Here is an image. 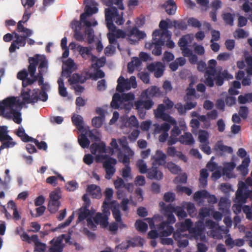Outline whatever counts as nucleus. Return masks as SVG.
Listing matches in <instances>:
<instances>
[{"mask_svg": "<svg viewBox=\"0 0 252 252\" xmlns=\"http://www.w3.org/2000/svg\"><path fill=\"white\" fill-rule=\"evenodd\" d=\"M94 222L103 227H106L108 225V217L107 214L103 215L101 213H97L93 218Z\"/></svg>", "mask_w": 252, "mask_h": 252, "instance_id": "21", "label": "nucleus"}, {"mask_svg": "<svg viewBox=\"0 0 252 252\" xmlns=\"http://www.w3.org/2000/svg\"><path fill=\"white\" fill-rule=\"evenodd\" d=\"M46 245L41 242H37L35 245L34 251L37 252H45Z\"/></svg>", "mask_w": 252, "mask_h": 252, "instance_id": "64", "label": "nucleus"}, {"mask_svg": "<svg viewBox=\"0 0 252 252\" xmlns=\"http://www.w3.org/2000/svg\"><path fill=\"white\" fill-rule=\"evenodd\" d=\"M78 140L79 145L83 148L89 147L90 141L86 134H81L79 135Z\"/></svg>", "mask_w": 252, "mask_h": 252, "instance_id": "35", "label": "nucleus"}, {"mask_svg": "<svg viewBox=\"0 0 252 252\" xmlns=\"http://www.w3.org/2000/svg\"><path fill=\"white\" fill-rule=\"evenodd\" d=\"M222 16L224 21L226 24L230 26L233 25L234 18L230 13H223Z\"/></svg>", "mask_w": 252, "mask_h": 252, "instance_id": "51", "label": "nucleus"}, {"mask_svg": "<svg viewBox=\"0 0 252 252\" xmlns=\"http://www.w3.org/2000/svg\"><path fill=\"white\" fill-rule=\"evenodd\" d=\"M101 158L105 160L103 162V166L106 172L105 178L110 179L114 175L116 169L114 166L117 164L116 159L108 155H102Z\"/></svg>", "mask_w": 252, "mask_h": 252, "instance_id": "6", "label": "nucleus"}, {"mask_svg": "<svg viewBox=\"0 0 252 252\" xmlns=\"http://www.w3.org/2000/svg\"><path fill=\"white\" fill-rule=\"evenodd\" d=\"M112 214L116 222H120L122 220V215L119 208L114 206L112 209Z\"/></svg>", "mask_w": 252, "mask_h": 252, "instance_id": "57", "label": "nucleus"}, {"mask_svg": "<svg viewBox=\"0 0 252 252\" xmlns=\"http://www.w3.org/2000/svg\"><path fill=\"white\" fill-rule=\"evenodd\" d=\"M116 90L119 93H123L125 90H129L131 86L128 80L125 79L123 76H120L117 80Z\"/></svg>", "mask_w": 252, "mask_h": 252, "instance_id": "16", "label": "nucleus"}, {"mask_svg": "<svg viewBox=\"0 0 252 252\" xmlns=\"http://www.w3.org/2000/svg\"><path fill=\"white\" fill-rule=\"evenodd\" d=\"M170 124L164 123L161 125V126L158 125L155 128V131L157 133H160L161 131L163 132H168L170 128Z\"/></svg>", "mask_w": 252, "mask_h": 252, "instance_id": "49", "label": "nucleus"}, {"mask_svg": "<svg viewBox=\"0 0 252 252\" xmlns=\"http://www.w3.org/2000/svg\"><path fill=\"white\" fill-rule=\"evenodd\" d=\"M164 67L163 63L159 62L151 63L147 66V69L149 71H154V75L156 78H159L162 76Z\"/></svg>", "mask_w": 252, "mask_h": 252, "instance_id": "13", "label": "nucleus"}, {"mask_svg": "<svg viewBox=\"0 0 252 252\" xmlns=\"http://www.w3.org/2000/svg\"><path fill=\"white\" fill-rule=\"evenodd\" d=\"M248 195L244 193L243 189H238L236 192V197L234 201L236 203L244 204L246 202Z\"/></svg>", "mask_w": 252, "mask_h": 252, "instance_id": "30", "label": "nucleus"}, {"mask_svg": "<svg viewBox=\"0 0 252 252\" xmlns=\"http://www.w3.org/2000/svg\"><path fill=\"white\" fill-rule=\"evenodd\" d=\"M167 156L161 150H158L155 155L152 157L153 165H164L166 164Z\"/></svg>", "mask_w": 252, "mask_h": 252, "instance_id": "15", "label": "nucleus"}, {"mask_svg": "<svg viewBox=\"0 0 252 252\" xmlns=\"http://www.w3.org/2000/svg\"><path fill=\"white\" fill-rule=\"evenodd\" d=\"M161 94L159 88L155 86H152L148 89L143 91L140 97L143 100L152 99L151 97H158Z\"/></svg>", "mask_w": 252, "mask_h": 252, "instance_id": "10", "label": "nucleus"}, {"mask_svg": "<svg viewBox=\"0 0 252 252\" xmlns=\"http://www.w3.org/2000/svg\"><path fill=\"white\" fill-rule=\"evenodd\" d=\"M240 104H244L252 102V93L246 94L245 95H240L238 97Z\"/></svg>", "mask_w": 252, "mask_h": 252, "instance_id": "37", "label": "nucleus"}, {"mask_svg": "<svg viewBox=\"0 0 252 252\" xmlns=\"http://www.w3.org/2000/svg\"><path fill=\"white\" fill-rule=\"evenodd\" d=\"M179 141L182 144L190 145L194 143V140L192 134L189 132H185L180 136Z\"/></svg>", "mask_w": 252, "mask_h": 252, "instance_id": "29", "label": "nucleus"}, {"mask_svg": "<svg viewBox=\"0 0 252 252\" xmlns=\"http://www.w3.org/2000/svg\"><path fill=\"white\" fill-rule=\"evenodd\" d=\"M21 3L25 9H30L35 4L36 0H21Z\"/></svg>", "mask_w": 252, "mask_h": 252, "instance_id": "61", "label": "nucleus"}, {"mask_svg": "<svg viewBox=\"0 0 252 252\" xmlns=\"http://www.w3.org/2000/svg\"><path fill=\"white\" fill-rule=\"evenodd\" d=\"M198 138L200 142L202 143H208L209 144V133L208 132L204 130H201L199 132Z\"/></svg>", "mask_w": 252, "mask_h": 252, "instance_id": "46", "label": "nucleus"}, {"mask_svg": "<svg viewBox=\"0 0 252 252\" xmlns=\"http://www.w3.org/2000/svg\"><path fill=\"white\" fill-rule=\"evenodd\" d=\"M65 187L67 190L73 191L78 188V183L75 181H69Z\"/></svg>", "mask_w": 252, "mask_h": 252, "instance_id": "63", "label": "nucleus"}, {"mask_svg": "<svg viewBox=\"0 0 252 252\" xmlns=\"http://www.w3.org/2000/svg\"><path fill=\"white\" fill-rule=\"evenodd\" d=\"M26 40L27 36L23 35L18 39L13 40L9 48V52H14L16 49L19 48V46H25L26 43Z\"/></svg>", "mask_w": 252, "mask_h": 252, "instance_id": "19", "label": "nucleus"}, {"mask_svg": "<svg viewBox=\"0 0 252 252\" xmlns=\"http://www.w3.org/2000/svg\"><path fill=\"white\" fill-rule=\"evenodd\" d=\"M157 118L161 119L163 121L170 123L172 125H176V121L175 120L167 113H164Z\"/></svg>", "mask_w": 252, "mask_h": 252, "instance_id": "52", "label": "nucleus"}, {"mask_svg": "<svg viewBox=\"0 0 252 252\" xmlns=\"http://www.w3.org/2000/svg\"><path fill=\"white\" fill-rule=\"evenodd\" d=\"M164 40L162 39H158L155 41H153L152 43L150 45V47H152L154 46V49L152 51L153 54L155 56H159L162 53V46L164 45Z\"/></svg>", "mask_w": 252, "mask_h": 252, "instance_id": "22", "label": "nucleus"}, {"mask_svg": "<svg viewBox=\"0 0 252 252\" xmlns=\"http://www.w3.org/2000/svg\"><path fill=\"white\" fill-rule=\"evenodd\" d=\"M167 154L169 156L172 157H177L184 162L187 161V158L182 152L177 151L174 147H169L167 149Z\"/></svg>", "mask_w": 252, "mask_h": 252, "instance_id": "24", "label": "nucleus"}, {"mask_svg": "<svg viewBox=\"0 0 252 252\" xmlns=\"http://www.w3.org/2000/svg\"><path fill=\"white\" fill-rule=\"evenodd\" d=\"M90 150L91 153L94 155L97 152L100 154L108 152L104 142H101L99 143L95 142L93 143L91 145Z\"/></svg>", "mask_w": 252, "mask_h": 252, "instance_id": "18", "label": "nucleus"}, {"mask_svg": "<svg viewBox=\"0 0 252 252\" xmlns=\"http://www.w3.org/2000/svg\"><path fill=\"white\" fill-rule=\"evenodd\" d=\"M147 177L152 180H160L163 178V174L158 170V167L153 166L148 170Z\"/></svg>", "mask_w": 252, "mask_h": 252, "instance_id": "23", "label": "nucleus"}, {"mask_svg": "<svg viewBox=\"0 0 252 252\" xmlns=\"http://www.w3.org/2000/svg\"><path fill=\"white\" fill-rule=\"evenodd\" d=\"M118 141L126 153L123 154L122 151L118 153L117 157L119 161L122 163L130 162V158L134 155V152L129 148L126 138L124 136L118 139Z\"/></svg>", "mask_w": 252, "mask_h": 252, "instance_id": "5", "label": "nucleus"}, {"mask_svg": "<svg viewBox=\"0 0 252 252\" xmlns=\"http://www.w3.org/2000/svg\"><path fill=\"white\" fill-rule=\"evenodd\" d=\"M186 208L189 215L193 217L196 214V209L195 207V205L191 202H188L186 205Z\"/></svg>", "mask_w": 252, "mask_h": 252, "instance_id": "48", "label": "nucleus"}, {"mask_svg": "<svg viewBox=\"0 0 252 252\" xmlns=\"http://www.w3.org/2000/svg\"><path fill=\"white\" fill-rule=\"evenodd\" d=\"M153 41H155L158 39L157 38V36H159V39H162L165 40L164 37H166V34L163 33V32L160 30H156L153 33Z\"/></svg>", "mask_w": 252, "mask_h": 252, "instance_id": "59", "label": "nucleus"}, {"mask_svg": "<svg viewBox=\"0 0 252 252\" xmlns=\"http://www.w3.org/2000/svg\"><path fill=\"white\" fill-rule=\"evenodd\" d=\"M159 27L163 32V33L166 34V37L169 38L171 34L168 30L169 28L168 23L165 20H162L159 22Z\"/></svg>", "mask_w": 252, "mask_h": 252, "instance_id": "38", "label": "nucleus"}, {"mask_svg": "<svg viewBox=\"0 0 252 252\" xmlns=\"http://www.w3.org/2000/svg\"><path fill=\"white\" fill-rule=\"evenodd\" d=\"M31 92V89H29L21 91L22 102L15 96H9L0 101V116L8 120L12 119L15 123L20 124L22 121L21 113L19 112L21 105L33 104L39 100L38 90L34 89L32 95Z\"/></svg>", "mask_w": 252, "mask_h": 252, "instance_id": "2", "label": "nucleus"}, {"mask_svg": "<svg viewBox=\"0 0 252 252\" xmlns=\"http://www.w3.org/2000/svg\"><path fill=\"white\" fill-rule=\"evenodd\" d=\"M136 166L138 168L141 173H145L148 172L147 166L146 163L143 159H139L136 162Z\"/></svg>", "mask_w": 252, "mask_h": 252, "instance_id": "47", "label": "nucleus"}, {"mask_svg": "<svg viewBox=\"0 0 252 252\" xmlns=\"http://www.w3.org/2000/svg\"><path fill=\"white\" fill-rule=\"evenodd\" d=\"M51 247L48 250V252H62L63 250V246L61 239H54L51 241Z\"/></svg>", "mask_w": 252, "mask_h": 252, "instance_id": "25", "label": "nucleus"}, {"mask_svg": "<svg viewBox=\"0 0 252 252\" xmlns=\"http://www.w3.org/2000/svg\"><path fill=\"white\" fill-rule=\"evenodd\" d=\"M59 84V93L60 95L63 97H66L67 95L66 88L64 87L63 80L62 78H59L58 80Z\"/></svg>", "mask_w": 252, "mask_h": 252, "instance_id": "42", "label": "nucleus"}, {"mask_svg": "<svg viewBox=\"0 0 252 252\" xmlns=\"http://www.w3.org/2000/svg\"><path fill=\"white\" fill-rule=\"evenodd\" d=\"M28 61L29 62V65L28 66V71L32 78L34 79V77L36 78V81H38V83L39 86L43 85L44 82V79L43 77V73L42 72H39L37 75H35L36 66L38 65V62L37 59L33 58H29Z\"/></svg>", "mask_w": 252, "mask_h": 252, "instance_id": "8", "label": "nucleus"}, {"mask_svg": "<svg viewBox=\"0 0 252 252\" xmlns=\"http://www.w3.org/2000/svg\"><path fill=\"white\" fill-rule=\"evenodd\" d=\"M60 205V201H49L48 208L50 213H55L59 210Z\"/></svg>", "mask_w": 252, "mask_h": 252, "instance_id": "43", "label": "nucleus"}, {"mask_svg": "<svg viewBox=\"0 0 252 252\" xmlns=\"http://www.w3.org/2000/svg\"><path fill=\"white\" fill-rule=\"evenodd\" d=\"M91 27V26H86V28L85 29V33L87 35V39L90 43H91L94 40V32Z\"/></svg>", "mask_w": 252, "mask_h": 252, "instance_id": "54", "label": "nucleus"}, {"mask_svg": "<svg viewBox=\"0 0 252 252\" xmlns=\"http://www.w3.org/2000/svg\"><path fill=\"white\" fill-rule=\"evenodd\" d=\"M61 198V193L59 190H55L52 191L50 194V200L53 201H60Z\"/></svg>", "mask_w": 252, "mask_h": 252, "instance_id": "58", "label": "nucleus"}, {"mask_svg": "<svg viewBox=\"0 0 252 252\" xmlns=\"http://www.w3.org/2000/svg\"><path fill=\"white\" fill-rule=\"evenodd\" d=\"M84 12L80 15V20L86 26H92V23L87 20L88 16H91L93 14L96 13L98 9L97 7L91 6L87 5L85 6Z\"/></svg>", "mask_w": 252, "mask_h": 252, "instance_id": "11", "label": "nucleus"}, {"mask_svg": "<svg viewBox=\"0 0 252 252\" xmlns=\"http://www.w3.org/2000/svg\"><path fill=\"white\" fill-rule=\"evenodd\" d=\"M86 80V78L83 79V77L78 73H74L68 79L71 85L76 84L79 82L83 83Z\"/></svg>", "mask_w": 252, "mask_h": 252, "instance_id": "32", "label": "nucleus"}, {"mask_svg": "<svg viewBox=\"0 0 252 252\" xmlns=\"http://www.w3.org/2000/svg\"><path fill=\"white\" fill-rule=\"evenodd\" d=\"M189 233L196 240L200 239L203 241L205 239V236L203 234V230L201 226L198 225H195L194 227L192 226L189 229Z\"/></svg>", "mask_w": 252, "mask_h": 252, "instance_id": "20", "label": "nucleus"}, {"mask_svg": "<svg viewBox=\"0 0 252 252\" xmlns=\"http://www.w3.org/2000/svg\"><path fill=\"white\" fill-rule=\"evenodd\" d=\"M205 84L208 87H213L214 86V81L218 86L223 85L225 80H228L233 78V76L230 74L228 70L224 69L217 70L216 68L207 67L205 72Z\"/></svg>", "mask_w": 252, "mask_h": 252, "instance_id": "3", "label": "nucleus"}, {"mask_svg": "<svg viewBox=\"0 0 252 252\" xmlns=\"http://www.w3.org/2000/svg\"><path fill=\"white\" fill-rule=\"evenodd\" d=\"M92 123L94 127L99 128L103 124L102 119L100 117H95L92 119Z\"/></svg>", "mask_w": 252, "mask_h": 252, "instance_id": "62", "label": "nucleus"}, {"mask_svg": "<svg viewBox=\"0 0 252 252\" xmlns=\"http://www.w3.org/2000/svg\"><path fill=\"white\" fill-rule=\"evenodd\" d=\"M73 124L80 131L84 129V121L83 117L79 115L74 114L71 117Z\"/></svg>", "mask_w": 252, "mask_h": 252, "instance_id": "26", "label": "nucleus"}, {"mask_svg": "<svg viewBox=\"0 0 252 252\" xmlns=\"http://www.w3.org/2000/svg\"><path fill=\"white\" fill-rule=\"evenodd\" d=\"M145 220L147 221L150 228L152 229L148 232V237L152 239L158 238V233L157 230L153 229L156 228L155 223L161 221L162 220V217L159 215H155L152 218H146Z\"/></svg>", "mask_w": 252, "mask_h": 252, "instance_id": "9", "label": "nucleus"}, {"mask_svg": "<svg viewBox=\"0 0 252 252\" xmlns=\"http://www.w3.org/2000/svg\"><path fill=\"white\" fill-rule=\"evenodd\" d=\"M7 129L6 126H0V141L1 142L5 140H12V138L7 134Z\"/></svg>", "mask_w": 252, "mask_h": 252, "instance_id": "36", "label": "nucleus"}, {"mask_svg": "<svg viewBox=\"0 0 252 252\" xmlns=\"http://www.w3.org/2000/svg\"><path fill=\"white\" fill-rule=\"evenodd\" d=\"M90 212V217L87 219V226L88 227L91 229L95 230L96 228V225L94 223L93 221V217L95 213V210L92 208L91 210H89Z\"/></svg>", "mask_w": 252, "mask_h": 252, "instance_id": "45", "label": "nucleus"}, {"mask_svg": "<svg viewBox=\"0 0 252 252\" xmlns=\"http://www.w3.org/2000/svg\"><path fill=\"white\" fill-rule=\"evenodd\" d=\"M157 228L160 231L161 236H168L170 235L174 231L173 226L168 224L164 221H162L159 224H157Z\"/></svg>", "mask_w": 252, "mask_h": 252, "instance_id": "14", "label": "nucleus"}, {"mask_svg": "<svg viewBox=\"0 0 252 252\" xmlns=\"http://www.w3.org/2000/svg\"><path fill=\"white\" fill-rule=\"evenodd\" d=\"M123 14V12L119 14L118 9L116 7L107 8L105 9L106 26L109 31L111 32L107 34L109 42L111 44L117 45V48L120 51L121 50L117 39L126 37L130 44H134L138 40L144 39L146 36L144 32L139 31L136 27L132 28H127L126 31L120 29L117 30L113 22L115 21L118 25H123L125 22Z\"/></svg>", "mask_w": 252, "mask_h": 252, "instance_id": "1", "label": "nucleus"}, {"mask_svg": "<svg viewBox=\"0 0 252 252\" xmlns=\"http://www.w3.org/2000/svg\"><path fill=\"white\" fill-rule=\"evenodd\" d=\"M249 108L246 106H241L240 107L238 114L243 119H246L249 114Z\"/></svg>", "mask_w": 252, "mask_h": 252, "instance_id": "55", "label": "nucleus"}, {"mask_svg": "<svg viewBox=\"0 0 252 252\" xmlns=\"http://www.w3.org/2000/svg\"><path fill=\"white\" fill-rule=\"evenodd\" d=\"M189 25L194 28H200L201 26V22L195 18H189L188 20Z\"/></svg>", "mask_w": 252, "mask_h": 252, "instance_id": "60", "label": "nucleus"}, {"mask_svg": "<svg viewBox=\"0 0 252 252\" xmlns=\"http://www.w3.org/2000/svg\"><path fill=\"white\" fill-rule=\"evenodd\" d=\"M217 150H219L222 152H226L229 154L233 153V149L231 147L224 145L222 144H217L216 145Z\"/></svg>", "mask_w": 252, "mask_h": 252, "instance_id": "56", "label": "nucleus"}, {"mask_svg": "<svg viewBox=\"0 0 252 252\" xmlns=\"http://www.w3.org/2000/svg\"><path fill=\"white\" fill-rule=\"evenodd\" d=\"M28 70L26 69H24L18 72L17 77L18 79L22 81V86L24 88L27 87L29 85H31L36 81V78L34 77V79L32 78H28Z\"/></svg>", "mask_w": 252, "mask_h": 252, "instance_id": "12", "label": "nucleus"}, {"mask_svg": "<svg viewBox=\"0 0 252 252\" xmlns=\"http://www.w3.org/2000/svg\"><path fill=\"white\" fill-rule=\"evenodd\" d=\"M110 147L108 148L109 151L108 153L113 155L115 151H118V153L121 152V149L119 148L117 140L115 138H112L110 143Z\"/></svg>", "mask_w": 252, "mask_h": 252, "instance_id": "41", "label": "nucleus"}, {"mask_svg": "<svg viewBox=\"0 0 252 252\" xmlns=\"http://www.w3.org/2000/svg\"><path fill=\"white\" fill-rule=\"evenodd\" d=\"M173 23V26L176 29L182 31L186 30L187 29V25L186 22L184 21L174 20Z\"/></svg>", "mask_w": 252, "mask_h": 252, "instance_id": "50", "label": "nucleus"}, {"mask_svg": "<svg viewBox=\"0 0 252 252\" xmlns=\"http://www.w3.org/2000/svg\"><path fill=\"white\" fill-rule=\"evenodd\" d=\"M162 6L169 15L174 14L177 9L176 4L173 0H168Z\"/></svg>", "mask_w": 252, "mask_h": 252, "instance_id": "28", "label": "nucleus"}, {"mask_svg": "<svg viewBox=\"0 0 252 252\" xmlns=\"http://www.w3.org/2000/svg\"><path fill=\"white\" fill-rule=\"evenodd\" d=\"M154 105L152 99L143 100L141 98L134 102V106L137 110L139 117L143 119L145 118L146 110L151 109Z\"/></svg>", "mask_w": 252, "mask_h": 252, "instance_id": "7", "label": "nucleus"}, {"mask_svg": "<svg viewBox=\"0 0 252 252\" xmlns=\"http://www.w3.org/2000/svg\"><path fill=\"white\" fill-rule=\"evenodd\" d=\"M166 166L168 170L173 174H177L181 171L180 167L173 162H168Z\"/></svg>", "mask_w": 252, "mask_h": 252, "instance_id": "44", "label": "nucleus"}, {"mask_svg": "<svg viewBox=\"0 0 252 252\" xmlns=\"http://www.w3.org/2000/svg\"><path fill=\"white\" fill-rule=\"evenodd\" d=\"M130 162L128 163H123L125 165V168L123 169L122 176L124 178H129L130 177L131 168L129 166Z\"/></svg>", "mask_w": 252, "mask_h": 252, "instance_id": "53", "label": "nucleus"}, {"mask_svg": "<svg viewBox=\"0 0 252 252\" xmlns=\"http://www.w3.org/2000/svg\"><path fill=\"white\" fill-rule=\"evenodd\" d=\"M192 226L193 222L189 219L176 224V230L173 233V238L177 241L179 247L185 248L189 245V235L186 233V231L189 230V229Z\"/></svg>", "mask_w": 252, "mask_h": 252, "instance_id": "4", "label": "nucleus"}, {"mask_svg": "<svg viewBox=\"0 0 252 252\" xmlns=\"http://www.w3.org/2000/svg\"><path fill=\"white\" fill-rule=\"evenodd\" d=\"M87 191L92 194L94 198H99L101 196L100 188L95 185H89Z\"/></svg>", "mask_w": 252, "mask_h": 252, "instance_id": "27", "label": "nucleus"}, {"mask_svg": "<svg viewBox=\"0 0 252 252\" xmlns=\"http://www.w3.org/2000/svg\"><path fill=\"white\" fill-rule=\"evenodd\" d=\"M144 240L141 237H137L133 238L131 240H128L127 241V247H135L136 246L142 247L143 246Z\"/></svg>", "mask_w": 252, "mask_h": 252, "instance_id": "34", "label": "nucleus"}, {"mask_svg": "<svg viewBox=\"0 0 252 252\" xmlns=\"http://www.w3.org/2000/svg\"><path fill=\"white\" fill-rule=\"evenodd\" d=\"M32 58L37 59L38 64L39 63L38 67V72H42V73L46 72L48 69V61L45 56L36 54Z\"/></svg>", "mask_w": 252, "mask_h": 252, "instance_id": "17", "label": "nucleus"}, {"mask_svg": "<svg viewBox=\"0 0 252 252\" xmlns=\"http://www.w3.org/2000/svg\"><path fill=\"white\" fill-rule=\"evenodd\" d=\"M120 102H123L121 96L119 94L115 93L113 96L111 106L114 109H118Z\"/></svg>", "mask_w": 252, "mask_h": 252, "instance_id": "40", "label": "nucleus"}, {"mask_svg": "<svg viewBox=\"0 0 252 252\" xmlns=\"http://www.w3.org/2000/svg\"><path fill=\"white\" fill-rule=\"evenodd\" d=\"M78 218L77 222H81L85 220H87L88 218L90 217V212L89 210L83 209L79 208L78 210Z\"/></svg>", "mask_w": 252, "mask_h": 252, "instance_id": "33", "label": "nucleus"}, {"mask_svg": "<svg viewBox=\"0 0 252 252\" xmlns=\"http://www.w3.org/2000/svg\"><path fill=\"white\" fill-rule=\"evenodd\" d=\"M134 225L139 232H145L148 229L147 224L141 220H137L135 222Z\"/></svg>", "mask_w": 252, "mask_h": 252, "instance_id": "39", "label": "nucleus"}, {"mask_svg": "<svg viewBox=\"0 0 252 252\" xmlns=\"http://www.w3.org/2000/svg\"><path fill=\"white\" fill-rule=\"evenodd\" d=\"M77 50L82 57L86 59V56L88 57L91 56L92 48L91 47H83L81 45H78L77 47Z\"/></svg>", "mask_w": 252, "mask_h": 252, "instance_id": "31", "label": "nucleus"}]
</instances>
